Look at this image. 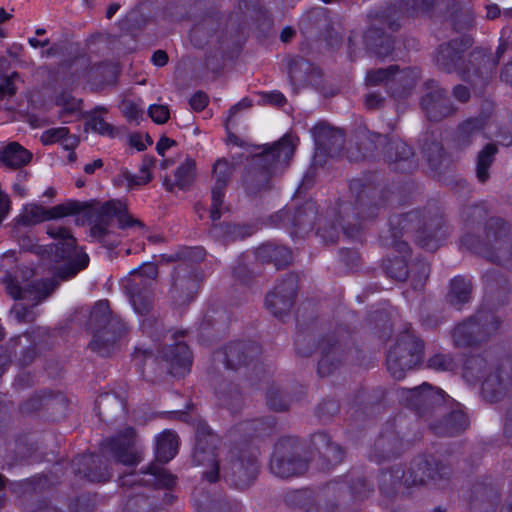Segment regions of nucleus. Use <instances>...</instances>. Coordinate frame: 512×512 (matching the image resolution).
Masks as SVG:
<instances>
[{
	"instance_id": "20",
	"label": "nucleus",
	"mask_w": 512,
	"mask_h": 512,
	"mask_svg": "<svg viewBox=\"0 0 512 512\" xmlns=\"http://www.w3.org/2000/svg\"><path fill=\"white\" fill-rule=\"evenodd\" d=\"M421 106L432 121H438L451 113V108L446 105L444 92L440 88L426 94L421 101Z\"/></svg>"
},
{
	"instance_id": "52",
	"label": "nucleus",
	"mask_w": 512,
	"mask_h": 512,
	"mask_svg": "<svg viewBox=\"0 0 512 512\" xmlns=\"http://www.w3.org/2000/svg\"><path fill=\"white\" fill-rule=\"evenodd\" d=\"M418 269L420 272V277H419L418 282L416 283V287H421V286H423L424 281L427 279V277L429 275L430 267L427 263L421 262L418 265Z\"/></svg>"
},
{
	"instance_id": "55",
	"label": "nucleus",
	"mask_w": 512,
	"mask_h": 512,
	"mask_svg": "<svg viewBox=\"0 0 512 512\" xmlns=\"http://www.w3.org/2000/svg\"><path fill=\"white\" fill-rule=\"evenodd\" d=\"M103 166V162L101 159H96L91 163H88L84 166V171L87 174H92L96 169H99Z\"/></svg>"
},
{
	"instance_id": "57",
	"label": "nucleus",
	"mask_w": 512,
	"mask_h": 512,
	"mask_svg": "<svg viewBox=\"0 0 512 512\" xmlns=\"http://www.w3.org/2000/svg\"><path fill=\"white\" fill-rule=\"evenodd\" d=\"M318 372L320 375L325 376L330 373V369L328 368V356L323 357L318 365Z\"/></svg>"
},
{
	"instance_id": "9",
	"label": "nucleus",
	"mask_w": 512,
	"mask_h": 512,
	"mask_svg": "<svg viewBox=\"0 0 512 512\" xmlns=\"http://www.w3.org/2000/svg\"><path fill=\"white\" fill-rule=\"evenodd\" d=\"M289 441L279 442L270 461V469L278 477L287 478L303 473L307 469L306 463L296 458L291 450Z\"/></svg>"
},
{
	"instance_id": "5",
	"label": "nucleus",
	"mask_w": 512,
	"mask_h": 512,
	"mask_svg": "<svg viewBox=\"0 0 512 512\" xmlns=\"http://www.w3.org/2000/svg\"><path fill=\"white\" fill-rule=\"evenodd\" d=\"M100 215L102 217V223H97L91 228V236L107 246H115L118 243L116 237L111 236V232L106 225H104L107 219L116 217L121 228H143V224L129 215L126 212V205L120 201L112 200L104 203L100 208Z\"/></svg>"
},
{
	"instance_id": "32",
	"label": "nucleus",
	"mask_w": 512,
	"mask_h": 512,
	"mask_svg": "<svg viewBox=\"0 0 512 512\" xmlns=\"http://www.w3.org/2000/svg\"><path fill=\"white\" fill-rule=\"evenodd\" d=\"M467 425V418L462 412H452L446 420L445 427H437L436 432L443 435H453L464 430Z\"/></svg>"
},
{
	"instance_id": "44",
	"label": "nucleus",
	"mask_w": 512,
	"mask_h": 512,
	"mask_svg": "<svg viewBox=\"0 0 512 512\" xmlns=\"http://www.w3.org/2000/svg\"><path fill=\"white\" fill-rule=\"evenodd\" d=\"M208 102L209 98L207 94L202 91H198L192 95L189 101L192 109L197 112L202 111L207 106Z\"/></svg>"
},
{
	"instance_id": "60",
	"label": "nucleus",
	"mask_w": 512,
	"mask_h": 512,
	"mask_svg": "<svg viewBox=\"0 0 512 512\" xmlns=\"http://www.w3.org/2000/svg\"><path fill=\"white\" fill-rule=\"evenodd\" d=\"M249 101L243 99L241 100L240 102H238L236 105H234L230 110H229V116L232 117L233 115L236 114V112L239 110V109H242V108H248L249 107Z\"/></svg>"
},
{
	"instance_id": "63",
	"label": "nucleus",
	"mask_w": 512,
	"mask_h": 512,
	"mask_svg": "<svg viewBox=\"0 0 512 512\" xmlns=\"http://www.w3.org/2000/svg\"><path fill=\"white\" fill-rule=\"evenodd\" d=\"M11 18V14L7 13L4 8H0V24L9 20Z\"/></svg>"
},
{
	"instance_id": "16",
	"label": "nucleus",
	"mask_w": 512,
	"mask_h": 512,
	"mask_svg": "<svg viewBox=\"0 0 512 512\" xmlns=\"http://www.w3.org/2000/svg\"><path fill=\"white\" fill-rule=\"evenodd\" d=\"M297 142V138L284 136L274 146L265 151L258 159L261 162L269 164V167H265L267 170H271L279 164H286L293 156Z\"/></svg>"
},
{
	"instance_id": "35",
	"label": "nucleus",
	"mask_w": 512,
	"mask_h": 512,
	"mask_svg": "<svg viewBox=\"0 0 512 512\" xmlns=\"http://www.w3.org/2000/svg\"><path fill=\"white\" fill-rule=\"evenodd\" d=\"M313 444L318 448H323L325 450V455L330 456L333 455V459L335 463L341 461L342 451L337 445H333L330 443L329 437L324 433H318L313 436Z\"/></svg>"
},
{
	"instance_id": "62",
	"label": "nucleus",
	"mask_w": 512,
	"mask_h": 512,
	"mask_svg": "<svg viewBox=\"0 0 512 512\" xmlns=\"http://www.w3.org/2000/svg\"><path fill=\"white\" fill-rule=\"evenodd\" d=\"M13 191L15 192V194H17L20 197L26 196V189L21 184H14Z\"/></svg>"
},
{
	"instance_id": "2",
	"label": "nucleus",
	"mask_w": 512,
	"mask_h": 512,
	"mask_svg": "<svg viewBox=\"0 0 512 512\" xmlns=\"http://www.w3.org/2000/svg\"><path fill=\"white\" fill-rule=\"evenodd\" d=\"M423 345L414 335L405 332L390 348L387 355V369L395 379H402L408 370L422 360Z\"/></svg>"
},
{
	"instance_id": "11",
	"label": "nucleus",
	"mask_w": 512,
	"mask_h": 512,
	"mask_svg": "<svg viewBox=\"0 0 512 512\" xmlns=\"http://www.w3.org/2000/svg\"><path fill=\"white\" fill-rule=\"evenodd\" d=\"M234 172V165L225 158L218 159L213 165V178L215 183L212 187V204L210 217L213 221L221 217V205L223 203L224 191Z\"/></svg>"
},
{
	"instance_id": "25",
	"label": "nucleus",
	"mask_w": 512,
	"mask_h": 512,
	"mask_svg": "<svg viewBox=\"0 0 512 512\" xmlns=\"http://www.w3.org/2000/svg\"><path fill=\"white\" fill-rule=\"evenodd\" d=\"M471 294V282L462 277H455L451 282L448 300L451 305L460 309L463 304L469 302Z\"/></svg>"
},
{
	"instance_id": "15",
	"label": "nucleus",
	"mask_w": 512,
	"mask_h": 512,
	"mask_svg": "<svg viewBox=\"0 0 512 512\" xmlns=\"http://www.w3.org/2000/svg\"><path fill=\"white\" fill-rule=\"evenodd\" d=\"M161 357L166 362L170 374L174 376H182L190 369L191 353L184 343L179 342L164 349Z\"/></svg>"
},
{
	"instance_id": "28",
	"label": "nucleus",
	"mask_w": 512,
	"mask_h": 512,
	"mask_svg": "<svg viewBox=\"0 0 512 512\" xmlns=\"http://www.w3.org/2000/svg\"><path fill=\"white\" fill-rule=\"evenodd\" d=\"M248 347L241 343L229 345L226 349V364L228 368L236 369L247 363L250 355Z\"/></svg>"
},
{
	"instance_id": "33",
	"label": "nucleus",
	"mask_w": 512,
	"mask_h": 512,
	"mask_svg": "<svg viewBox=\"0 0 512 512\" xmlns=\"http://www.w3.org/2000/svg\"><path fill=\"white\" fill-rule=\"evenodd\" d=\"M388 161L408 159L412 155L410 147L400 139L391 140L385 147Z\"/></svg>"
},
{
	"instance_id": "58",
	"label": "nucleus",
	"mask_w": 512,
	"mask_h": 512,
	"mask_svg": "<svg viewBox=\"0 0 512 512\" xmlns=\"http://www.w3.org/2000/svg\"><path fill=\"white\" fill-rule=\"evenodd\" d=\"M268 404L272 409L276 411L284 410L286 407L281 401L277 402L272 394H269L268 396Z\"/></svg>"
},
{
	"instance_id": "41",
	"label": "nucleus",
	"mask_w": 512,
	"mask_h": 512,
	"mask_svg": "<svg viewBox=\"0 0 512 512\" xmlns=\"http://www.w3.org/2000/svg\"><path fill=\"white\" fill-rule=\"evenodd\" d=\"M148 115L156 124H164L170 118V110L167 105L153 104L148 108Z\"/></svg>"
},
{
	"instance_id": "24",
	"label": "nucleus",
	"mask_w": 512,
	"mask_h": 512,
	"mask_svg": "<svg viewBox=\"0 0 512 512\" xmlns=\"http://www.w3.org/2000/svg\"><path fill=\"white\" fill-rule=\"evenodd\" d=\"M400 397L407 406L419 407L422 404L432 401V387L428 383H423L419 387L410 389L402 388Z\"/></svg>"
},
{
	"instance_id": "31",
	"label": "nucleus",
	"mask_w": 512,
	"mask_h": 512,
	"mask_svg": "<svg viewBox=\"0 0 512 512\" xmlns=\"http://www.w3.org/2000/svg\"><path fill=\"white\" fill-rule=\"evenodd\" d=\"M87 129L109 138H114L118 134V129L114 127L112 124L106 122L104 118L97 113L91 115L86 122Z\"/></svg>"
},
{
	"instance_id": "27",
	"label": "nucleus",
	"mask_w": 512,
	"mask_h": 512,
	"mask_svg": "<svg viewBox=\"0 0 512 512\" xmlns=\"http://www.w3.org/2000/svg\"><path fill=\"white\" fill-rule=\"evenodd\" d=\"M195 177V162L192 159H187L184 163H182L175 172L174 182L169 180H165L164 184L166 188L170 191L174 189V187H178L180 189H185L193 182Z\"/></svg>"
},
{
	"instance_id": "42",
	"label": "nucleus",
	"mask_w": 512,
	"mask_h": 512,
	"mask_svg": "<svg viewBox=\"0 0 512 512\" xmlns=\"http://www.w3.org/2000/svg\"><path fill=\"white\" fill-rule=\"evenodd\" d=\"M16 78H18V74L13 73L0 84V99L10 98L16 93L17 87L14 83Z\"/></svg>"
},
{
	"instance_id": "47",
	"label": "nucleus",
	"mask_w": 512,
	"mask_h": 512,
	"mask_svg": "<svg viewBox=\"0 0 512 512\" xmlns=\"http://www.w3.org/2000/svg\"><path fill=\"white\" fill-rule=\"evenodd\" d=\"M140 176H137L136 179H132L131 182L136 185H143L148 183L152 176L149 171L148 165H144L140 170Z\"/></svg>"
},
{
	"instance_id": "39",
	"label": "nucleus",
	"mask_w": 512,
	"mask_h": 512,
	"mask_svg": "<svg viewBox=\"0 0 512 512\" xmlns=\"http://www.w3.org/2000/svg\"><path fill=\"white\" fill-rule=\"evenodd\" d=\"M10 318L15 323H28L35 319L33 311L29 310L23 304H15L10 311Z\"/></svg>"
},
{
	"instance_id": "10",
	"label": "nucleus",
	"mask_w": 512,
	"mask_h": 512,
	"mask_svg": "<svg viewBox=\"0 0 512 512\" xmlns=\"http://www.w3.org/2000/svg\"><path fill=\"white\" fill-rule=\"evenodd\" d=\"M297 280L293 275H288L266 297L267 309L277 317L287 314L296 295Z\"/></svg>"
},
{
	"instance_id": "14",
	"label": "nucleus",
	"mask_w": 512,
	"mask_h": 512,
	"mask_svg": "<svg viewBox=\"0 0 512 512\" xmlns=\"http://www.w3.org/2000/svg\"><path fill=\"white\" fill-rule=\"evenodd\" d=\"M199 281L195 274L180 270L174 277L171 297L180 305L192 301L198 291Z\"/></svg>"
},
{
	"instance_id": "7",
	"label": "nucleus",
	"mask_w": 512,
	"mask_h": 512,
	"mask_svg": "<svg viewBox=\"0 0 512 512\" xmlns=\"http://www.w3.org/2000/svg\"><path fill=\"white\" fill-rule=\"evenodd\" d=\"M78 210L76 202L58 204L50 208L31 203L24 207L18 221L22 225L33 226L49 220L62 219L77 213Z\"/></svg>"
},
{
	"instance_id": "48",
	"label": "nucleus",
	"mask_w": 512,
	"mask_h": 512,
	"mask_svg": "<svg viewBox=\"0 0 512 512\" xmlns=\"http://www.w3.org/2000/svg\"><path fill=\"white\" fill-rule=\"evenodd\" d=\"M173 145H175L174 140L167 138V137H162L156 144V150H157L158 154L164 156L165 152L169 148H171Z\"/></svg>"
},
{
	"instance_id": "51",
	"label": "nucleus",
	"mask_w": 512,
	"mask_h": 512,
	"mask_svg": "<svg viewBox=\"0 0 512 512\" xmlns=\"http://www.w3.org/2000/svg\"><path fill=\"white\" fill-rule=\"evenodd\" d=\"M152 62L154 65L158 67H162L167 64L168 62V56L165 51L163 50H157L152 55Z\"/></svg>"
},
{
	"instance_id": "19",
	"label": "nucleus",
	"mask_w": 512,
	"mask_h": 512,
	"mask_svg": "<svg viewBox=\"0 0 512 512\" xmlns=\"http://www.w3.org/2000/svg\"><path fill=\"white\" fill-rule=\"evenodd\" d=\"M419 223V213L418 212H409L405 215H400L393 217L390 220V224L392 226L391 229V237L392 240L389 242L386 240V245L394 246L399 252L405 253L408 251V246L406 242L398 241L399 234L402 230L410 231L416 228V225Z\"/></svg>"
},
{
	"instance_id": "21",
	"label": "nucleus",
	"mask_w": 512,
	"mask_h": 512,
	"mask_svg": "<svg viewBox=\"0 0 512 512\" xmlns=\"http://www.w3.org/2000/svg\"><path fill=\"white\" fill-rule=\"evenodd\" d=\"M32 154L17 142L0 149V163L9 168H20L31 161Z\"/></svg>"
},
{
	"instance_id": "50",
	"label": "nucleus",
	"mask_w": 512,
	"mask_h": 512,
	"mask_svg": "<svg viewBox=\"0 0 512 512\" xmlns=\"http://www.w3.org/2000/svg\"><path fill=\"white\" fill-rule=\"evenodd\" d=\"M265 97L269 103L277 105V106H282L286 101L284 95L278 91H273L271 93H268V94H266Z\"/></svg>"
},
{
	"instance_id": "49",
	"label": "nucleus",
	"mask_w": 512,
	"mask_h": 512,
	"mask_svg": "<svg viewBox=\"0 0 512 512\" xmlns=\"http://www.w3.org/2000/svg\"><path fill=\"white\" fill-rule=\"evenodd\" d=\"M481 128L480 122L478 120H468L462 124L460 130L463 134L473 133L474 131H479Z\"/></svg>"
},
{
	"instance_id": "18",
	"label": "nucleus",
	"mask_w": 512,
	"mask_h": 512,
	"mask_svg": "<svg viewBox=\"0 0 512 512\" xmlns=\"http://www.w3.org/2000/svg\"><path fill=\"white\" fill-rule=\"evenodd\" d=\"M469 40H453L445 45H441L436 55V63L442 69L451 72L457 69L458 62L461 60V53L470 46Z\"/></svg>"
},
{
	"instance_id": "64",
	"label": "nucleus",
	"mask_w": 512,
	"mask_h": 512,
	"mask_svg": "<svg viewBox=\"0 0 512 512\" xmlns=\"http://www.w3.org/2000/svg\"><path fill=\"white\" fill-rule=\"evenodd\" d=\"M119 9V6L114 4V5H111L108 10H107V17L108 18H111L116 12L117 10Z\"/></svg>"
},
{
	"instance_id": "26",
	"label": "nucleus",
	"mask_w": 512,
	"mask_h": 512,
	"mask_svg": "<svg viewBox=\"0 0 512 512\" xmlns=\"http://www.w3.org/2000/svg\"><path fill=\"white\" fill-rule=\"evenodd\" d=\"M233 470L239 479V484H247V481L252 480L258 470L257 466V453H251L247 458L242 456L233 463Z\"/></svg>"
},
{
	"instance_id": "56",
	"label": "nucleus",
	"mask_w": 512,
	"mask_h": 512,
	"mask_svg": "<svg viewBox=\"0 0 512 512\" xmlns=\"http://www.w3.org/2000/svg\"><path fill=\"white\" fill-rule=\"evenodd\" d=\"M486 10L488 19H495L500 15V9L496 4H488Z\"/></svg>"
},
{
	"instance_id": "40",
	"label": "nucleus",
	"mask_w": 512,
	"mask_h": 512,
	"mask_svg": "<svg viewBox=\"0 0 512 512\" xmlns=\"http://www.w3.org/2000/svg\"><path fill=\"white\" fill-rule=\"evenodd\" d=\"M428 366L438 371H449L455 367V363L449 355L439 353L428 360Z\"/></svg>"
},
{
	"instance_id": "54",
	"label": "nucleus",
	"mask_w": 512,
	"mask_h": 512,
	"mask_svg": "<svg viewBox=\"0 0 512 512\" xmlns=\"http://www.w3.org/2000/svg\"><path fill=\"white\" fill-rule=\"evenodd\" d=\"M381 102V97L374 93L368 94L365 98V104L368 108H376L381 104Z\"/></svg>"
},
{
	"instance_id": "29",
	"label": "nucleus",
	"mask_w": 512,
	"mask_h": 512,
	"mask_svg": "<svg viewBox=\"0 0 512 512\" xmlns=\"http://www.w3.org/2000/svg\"><path fill=\"white\" fill-rule=\"evenodd\" d=\"M57 106L61 107L59 117L65 118L70 115H78L81 112L82 101L75 98L68 92H61L55 100Z\"/></svg>"
},
{
	"instance_id": "59",
	"label": "nucleus",
	"mask_w": 512,
	"mask_h": 512,
	"mask_svg": "<svg viewBox=\"0 0 512 512\" xmlns=\"http://www.w3.org/2000/svg\"><path fill=\"white\" fill-rule=\"evenodd\" d=\"M501 78L507 83H512V64L506 65L503 68Z\"/></svg>"
},
{
	"instance_id": "12",
	"label": "nucleus",
	"mask_w": 512,
	"mask_h": 512,
	"mask_svg": "<svg viewBox=\"0 0 512 512\" xmlns=\"http://www.w3.org/2000/svg\"><path fill=\"white\" fill-rule=\"evenodd\" d=\"M2 283L5 285L7 293L12 298L29 299L36 301L37 303L48 297L55 287L53 281H42L35 283L28 288H23L10 274L5 275Z\"/></svg>"
},
{
	"instance_id": "23",
	"label": "nucleus",
	"mask_w": 512,
	"mask_h": 512,
	"mask_svg": "<svg viewBox=\"0 0 512 512\" xmlns=\"http://www.w3.org/2000/svg\"><path fill=\"white\" fill-rule=\"evenodd\" d=\"M40 139L44 145L60 143L67 150H73L79 144L78 137L69 134V130L66 127L48 129L42 133Z\"/></svg>"
},
{
	"instance_id": "22",
	"label": "nucleus",
	"mask_w": 512,
	"mask_h": 512,
	"mask_svg": "<svg viewBox=\"0 0 512 512\" xmlns=\"http://www.w3.org/2000/svg\"><path fill=\"white\" fill-rule=\"evenodd\" d=\"M179 440L175 432L171 430L163 431L156 438V459L160 463H167L173 459L178 452Z\"/></svg>"
},
{
	"instance_id": "36",
	"label": "nucleus",
	"mask_w": 512,
	"mask_h": 512,
	"mask_svg": "<svg viewBox=\"0 0 512 512\" xmlns=\"http://www.w3.org/2000/svg\"><path fill=\"white\" fill-rule=\"evenodd\" d=\"M386 272L390 277L397 280H405L408 276V270L403 258L388 259L384 263Z\"/></svg>"
},
{
	"instance_id": "46",
	"label": "nucleus",
	"mask_w": 512,
	"mask_h": 512,
	"mask_svg": "<svg viewBox=\"0 0 512 512\" xmlns=\"http://www.w3.org/2000/svg\"><path fill=\"white\" fill-rule=\"evenodd\" d=\"M208 461L211 466V471H205L204 477L209 482H215L218 479V462L214 459L212 453L209 455Z\"/></svg>"
},
{
	"instance_id": "38",
	"label": "nucleus",
	"mask_w": 512,
	"mask_h": 512,
	"mask_svg": "<svg viewBox=\"0 0 512 512\" xmlns=\"http://www.w3.org/2000/svg\"><path fill=\"white\" fill-rule=\"evenodd\" d=\"M445 235V231L442 229L437 230L435 235L429 236H424V232L418 231L416 234V241L421 247L427 250H435L439 245V241L444 238Z\"/></svg>"
},
{
	"instance_id": "3",
	"label": "nucleus",
	"mask_w": 512,
	"mask_h": 512,
	"mask_svg": "<svg viewBox=\"0 0 512 512\" xmlns=\"http://www.w3.org/2000/svg\"><path fill=\"white\" fill-rule=\"evenodd\" d=\"M158 270L155 264H143L138 270L131 272L126 280L125 290L136 313L144 315L152 306V287Z\"/></svg>"
},
{
	"instance_id": "43",
	"label": "nucleus",
	"mask_w": 512,
	"mask_h": 512,
	"mask_svg": "<svg viewBox=\"0 0 512 512\" xmlns=\"http://www.w3.org/2000/svg\"><path fill=\"white\" fill-rule=\"evenodd\" d=\"M263 251L275 256V260H277V256H280L281 260L278 261L279 265L287 264L291 259V253L285 247L266 246L263 248Z\"/></svg>"
},
{
	"instance_id": "45",
	"label": "nucleus",
	"mask_w": 512,
	"mask_h": 512,
	"mask_svg": "<svg viewBox=\"0 0 512 512\" xmlns=\"http://www.w3.org/2000/svg\"><path fill=\"white\" fill-rule=\"evenodd\" d=\"M356 209L357 215L362 218L373 217L375 215L376 210L374 206H371L370 203L367 200H364L363 198L359 199Z\"/></svg>"
},
{
	"instance_id": "8",
	"label": "nucleus",
	"mask_w": 512,
	"mask_h": 512,
	"mask_svg": "<svg viewBox=\"0 0 512 512\" xmlns=\"http://www.w3.org/2000/svg\"><path fill=\"white\" fill-rule=\"evenodd\" d=\"M135 432L132 428H126L117 437L107 440L103 445V453L111 454L118 462L133 466L139 463L141 452L134 448Z\"/></svg>"
},
{
	"instance_id": "13",
	"label": "nucleus",
	"mask_w": 512,
	"mask_h": 512,
	"mask_svg": "<svg viewBox=\"0 0 512 512\" xmlns=\"http://www.w3.org/2000/svg\"><path fill=\"white\" fill-rule=\"evenodd\" d=\"M497 329V324L492 323L491 325L482 324L474 319L465 321L457 325L453 332V342L457 347H468L478 341L483 340L488 334Z\"/></svg>"
},
{
	"instance_id": "34",
	"label": "nucleus",
	"mask_w": 512,
	"mask_h": 512,
	"mask_svg": "<svg viewBox=\"0 0 512 512\" xmlns=\"http://www.w3.org/2000/svg\"><path fill=\"white\" fill-rule=\"evenodd\" d=\"M147 474L153 477V485L157 487L168 488L175 484V477L158 464H152Z\"/></svg>"
},
{
	"instance_id": "17",
	"label": "nucleus",
	"mask_w": 512,
	"mask_h": 512,
	"mask_svg": "<svg viewBox=\"0 0 512 512\" xmlns=\"http://www.w3.org/2000/svg\"><path fill=\"white\" fill-rule=\"evenodd\" d=\"M418 74L415 70H403L395 72V67L380 68L377 70L369 71L366 76V81L371 85H378L384 81L392 79L393 81L403 84L407 88L414 86Z\"/></svg>"
},
{
	"instance_id": "53",
	"label": "nucleus",
	"mask_w": 512,
	"mask_h": 512,
	"mask_svg": "<svg viewBox=\"0 0 512 512\" xmlns=\"http://www.w3.org/2000/svg\"><path fill=\"white\" fill-rule=\"evenodd\" d=\"M454 96L461 102H465L469 98V91L465 86L459 85L454 88Z\"/></svg>"
},
{
	"instance_id": "6",
	"label": "nucleus",
	"mask_w": 512,
	"mask_h": 512,
	"mask_svg": "<svg viewBox=\"0 0 512 512\" xmlns=\"http://www.w3.org/2000/svg\"><path fill=\"white\" fill-rule=\"evenodd\" d=\"M109 316L110 311L107 301L96 303L90 315L91 321L103 324L102 329L93 335L90 342V348L102 356L109 354L118 339L110 328Z\"/></svg>"
},
{
	"instance_id": "4",
	"label": "nucleus",
	"mask_w": 512,
	"mask_h": 512,
	"mask_svg": "<svg viewBox=\"0 0 512 512\" xmlns=\"http://www.w3.org/2000/svg\"><path fill=\"white\" fill-rule=\"evenodd\" d=\"M439 475L438 469L423 458L412 462L407 471L401 467H393L380 476V486L384 490L395 489L398 485L404 484L407 487L421 486L429 481L436 480Z\"/></svg>"
},
{
	"instance_id": "61",
	"label": "nucleus",
	"mask_w": 512,
	"mask_h": 512,
	"mask_svg": "<svg viewBox=\"0 0 512 512\" xmlns=\"http://www.w3.org/2000/svg\"><path fill=\"white\" fill-rule=\"evenodd\" d=\"M293 36V31L290 28H285L281 33V40L283 42H288Z\"/></svg>"
},
{
	"instance_id": "37",
	"label": "nucleus",
	"mask_w": 512,
	"mask_h": 512,
	"mask_svg": "<svg viewBox=\"0 0 512 512\" xmlns=\"http://www.w3.org/2000/svg\"><path fill=\"white\" fill-rule=\"evenodd\" d=\"M120 108L123 115L130 123L139 124L140 120L143 118L142 106L131 100H124Z\"/></svg>"
},
{
	"instance_id": "1",
	"label": "nucleus",
	"mask_w": 512,
	"mask_h": 512,
	"mask_svg": "<svg viewBox=\"0 0 512 512\" xmlns=\"http://www.w3.org/2000/svg\"><path fill=\"white\" fill-rule=\"evenodd\" d=\"M46 233L58 242L48 247L36 246L35 253L47 261L57 277L68 280L88 266L89 256L77 249L76 240L67 227L49 225Z\"/></svg>"
},
{
	"instance_id": "30",
	"label": "nucleus",
	"mask_w": 512,
	"mask_h": 512,
	"mask_svg": "<svg viewBox=\"0 0 512 512\" xmlns=\"http://www.w3.org/2000/svg\"><path fill=\"white\" fill-rule=\"evenodd\" d=\"M497 151L494 144H487L484 149L479 153L477 159V171L476 175L480 182H485L488 177V168L493 162V157Z\"/></svg>"
}]
</instances>
